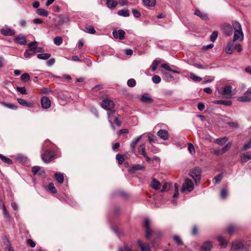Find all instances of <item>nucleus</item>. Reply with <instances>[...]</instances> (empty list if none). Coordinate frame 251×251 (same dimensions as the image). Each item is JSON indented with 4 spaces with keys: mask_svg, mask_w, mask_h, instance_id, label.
I'll return each mask as SVG.
<instances>
[{
    "mask_svg": "<svg viewBox=\"0 0 251 251\" xmlns=\"http://www.w3.org/2000/svg\"><path fill=\"white\" fill-rule=\"evenodd\" d=\"M232 24L234 29L233 41H242L244 39V33L241 24L237 21H233Z\"/></svg>",
    "mask_w": 251,
    "mask_h": 251,
    "instance_id": "f257e3e1",
    "label": "nucleus"
},
{
    "mask_svg": "<svg viewBox=\"0 0 251 251\" xmlns=\"http://www.w3.org/2000/svg\"><path fill=\"white\" fill-rule=\"evenodd\" d=\"M231 251H248L247 246L241 241H235L232 243Z\"/></svg>",
    "mask_w": 251,
    "mask_h": 251,
    "instance_id": "f03ea898",
    "label": "nucleus"
},
{
    "mask_svg": "<svg viewBox=\"0 0 251 251\" xmlns=\"http://www.w3.org/2000/svg\"><path fill=\"white\" fill-rule=\"evenodd\" d=\"M54 152L51 151L46 150L41 153V158L46 163L51 161L54 158Z\"/></svg>",
    "mask_w": 251,
    "mask_h": 251,
    "instance_id": "7ed1b4c3",
    "label": "nucleus"
},
{
    "mask_svg": "<svg viewBox=\"0 0 251 251\" xmlns=\"http://www.w3.org/2000/svg\"><path fill=\"white\" fill-rule=\"evenodd\" d=\"M190 176L194 179L196 185L201 177V170L200 168L197 167L193 169L190 173Z\"/></svg>",
    "mask_w": 251,
    "mask_h": 251,
    "instance_id": "20e7f679",
    "label": "nucleus"
},
{
    "mask_svg": "<svg viewBox=\"0 0 251 251\" xmlns=\"http://www.w3.org/2000/svg\"><path fill=\"white\" fill-rule=\"evenodd\" d=\"M218 93L222 94L226 98H231L234 95L232 93V87L230 85H226L223 88V92L222 93L221 91L219 89Z\"/></svg>",
    "mask_w": 251,
    "mask_h": 251,
    "instance_id": "39448f33",
    "label": "nucleus"
},
{
    "mask_svg": "<svg viewBox=\"0 0 251 251\" xmlns=\"http://www.w3.org/2000/svg\"><path fill=\"white\" fill-rule=\"evenodd\" d=\"M233 26L228 23H224L220 26V29L226 36H230L233 33Z\"/></svg>",
    "mask_w": 251,
    "mask_h": 251,
    "instance_id": "423d86ee",
    "label": "nucleus"
},
{
    "mask_svg": "<svg viewBox=\"0 0 251 251\" xmlns=\"http://www.w3.org/2000/svg\"><path fill=\"white\" fill-rule=\"evenodd\" d=\"M239 101L246 102L251 101V87L244 94V95L238 98Z\"/></svg>",
    "mask_w": 251,
    "mask_h": 251,
    "instance_id": "0eeeda50",
    "label": "nucleus"
},
{
    "mask_svg": "<svg viewBox=\"0 0 251 251\" xmlns=\"http://www.w3.org/2000/svg\"><path fill=\"white\" fill-rule=\"evenodd\" d=\"M102 107L107 110H110L114 106V102L108 99L103 100L101 102Z\"/></svg>",
    "mask_w": 251,
    "mask_h": 251,
    "instance_id": "6e6552de",
    "label": "nucleus"
},
{
    "mask_svg": "<svg viewBox=\"0 0 251 251\" xmlns=\"http://www.w3.org/2000/svg\"><path fill=\"white\" fill-rule=\"evenodd\" d=\"M150 221L149 219L146 218L145 220L144 227L145 229V236L147 239H149L152 234V231L150 228Z\"/></svg>",
    "mask_w": 251,
    "mask_h": 251,
    "instance_id": "1a4fd4ad",
    "label": "nucleus"
},
{
    "mask_svg": "<svg viewBox=\"0 0 251 251\" xmlns=\"http://www.w3.org/2000/svg\"><path fill=\"white\" fill-rule=\"evenodd\" d=\"M69 22V19L67 17L59 16L55 20V24L56 26H60Z\"/></svg>",
    "mask_w": 251,
    "mask_h": 251,
    "instance_id": "9d476101",
    "label": "nucleus"
},
{
    "mask_svg": "<svg viewBox=\"0 0 251 251\" xmlns=\"http://www.w3.org/2000/svg\"><path fill=\"white\" fill-rule=\"evenodd\" d=\"M41 103L42 108L48 109L50 107L51 101L47 97H43L41 100Z\"/></svg>",
    "mask_w": 251,
    "mask_h": 251,
    "instance_id": "9b49d317",
    "label": "nucleus"
},
{
    "mask_svg": "<svg viewBox=\"0 0 251 251\" xmlns=\"http://www.w3.org/2000/svg\"><path fill=\"white\" fill-rule=\"evenodd\" d=\"M15 41L20 45H25L27 43L25 37L23 34H19L16 36Z\"/></svg>",
    "mask_w": 251,
    "mask_h": 251,
    "instance_id": "f8f14e48",
    "label": "nucleus"
},
{
    "mask_svg": "<svg viewBox=\"0 0 251 251\" xmlns=\"http://www.w3.org/2000/svg\"><path fill=\"white\" fill-rule=\"evenodd\" d=\"M0 33L4 36H12L15 34V31L8 27H4L1 29Z\"/></svg>",
    "mask_w": 251,
    "mask_h": 251,
    "instance_id": "ddd939ff",
    "label": "nucleus"
},
{
    "mask_svg": "<svg viewBox=\"0 0 251 251\" xmlns=\"http://www.w3.org/2000/svg\"><path fill=\"white\" fill-rule=\"evenodd\" d=\"M32 173L33 175L43 176L45 174V172L42 170L41 167L38 166H35L32 168Z\"/></svg>",
    "mask_w": 251,
    "mask_h": 251,
    "instance_id": "4468645a",
    "label": "nucleus"
},
{
    "mask_svg": "<svg viewBox=\"0 0 251 251\" xmlns=\"http://www.w3.org/2000/svg\"><path fill=\"white\" fill-rule=\"evenodd\" d=\"M113 35L115 38H119L120 40H123L125 38V32L121 29L118 31L114 30L113 31Z\"/></svg>",
    "mask_w": 251,
    "mask_h": 251,
    "instance_id": "2eb2a0df",
    "label": "nucleus"
},
{
    "mask_svg": "<svg viewBox=\"0 0 251 251\" xmlns=\"http://www.w3.org/2000/svg\"><path fill=\"white\" fill-rule=\"evenodd\" d=\"M137 245L140 247L141 251H151V249L148 244L144 243L141 240H137Z\"/></svg>",
    "mask_w": 251,
    "mask_h": 251,
    "instance_id": "dca6fc26",
    "label": "nucleus"
},
{
    "mask_svg": "<svg viewBox=\"0 0 251 251\" xmlns=\"http://www.w3.org/2000/svg\"><path fill=\"white\" fill-rule=\"evenodd\" d=\"M213 247L212 242L206 241L201 247V251H210Z\"/></svg>",
    "mask_w": 251,
    "mask_h": 251,
    "instance_id": "f3484780",
    "label": "nucleus"
},
{
    "mask_svg": "<svg viewBox=\"0 0 251 251\" xmlns=\"http://www.w3.org/2000/svg\"><path fill=\"white\" fill-rule=\"evenodd\" d=\"M145 168V167L141 164H136L133 165L128 169L129 172L131 174L135 173L137 171L142 170Z\"/></svg>",
    "mask_w": 251,
    "mask_h": 251,
    "instance_id": "a211bd4d",
    "label": "nucleus"
},
{
    "mask_svg": "<svg viewBox=\"0 0 251 251\" xmlns=\"http://www.w3.org/2000/svg\"><path fill=\"white\" fill-rule=\"evenodd\" d=\"M157 135L164 140H166L169 138L168 132L165 129L159 130L157 132Z\"/></svg>",
    "mask_w": 251,
    "mask_h": 251,
    "instance_id": "6ab92c4d",
    "label": "nucleus"
},
{
    "mask_svg": "<svg viewBox=\"0 0 251 251\" xmlns=\"http://www.w3.org/2000/svg\"><path fill=\"white\" fill-rule=\"evenodd\" d=\"M36 49H37V48H32L31 49L26 50L24 53L25 57L28 58L30 56L34 55L36 53Z\"/></svg>",
    "mask_w": 251,
    "mask_h": 251,
    "instance_id": "aec40b11",
    "label": "nucleus"
},
{
    "mask_svg": "<svg viewBox=\"0 0 251 251\" xmlns=\"http://www.w3.org/2000/svg\"><path fill=\"white\" fill-rule=\"evenodd\" d=\"M107 6L111 10L114 9L118 5V2L115 0H106Z\"/></svg>",
    "mask_w": 251,
    "mask_h": 251,
    "instance_id": "412c9836",
    "label": "nucleus"
},
{
    "mask_svg": "<svg viewBox=\"0 0 251 251\" xmlns=\"http://www.w3.org/2000/svg\"><path fill=\"white\" fill-rule=\"evenodd\" d=\"M240 158L242 162H247L248 160L251 159V151L241 154Z\"/></svg>",
    "mask_w": 251,
    "mask_h": 251,
    "instance_id": "4be33fe9",
    "label": "nucleus"
},
{
    "mask_svg": "<svg viewBox=\"0 0 251 251\" xmlns=\"http://www.w3.org/2000/svg\"><path fill=\"white\" fill-rule=\"evenodd\" d=\"M233 40L230 41L228 42L225 49V51L228 54H232L233 51Z\"/></svg>",
    "mask_w": 251,
    "mask_h": 251,
    "instance_id": "5701e85b",
    "label": "nucleus"
},
{
    "mask_svg": "<svg viewBox=\"0 0 251 251\" xmlns=\"http://www.w3.org/2000/svg\"><path fill=\"white\" fill-rule=\"evenodd\" d=\"M140 100L141 101L145 103H150L153 102V100L147 94H145L140 97Z\"/></svg>",
    "mask_w": 251,
    "mask_h": 251,
    "instance_id": "b1692460",
    "label": "nucleus"
},
{
    "mask_svg": "<svg viewBox=\"0 0 251 251\" xmlns=\"http://www.w3.org/2000/svg\"><path fill=\"white\" fill-rule=\"evenodd\" d=\"M213 103L216 104H221L226 106H229L232 104V101L231 100H215L213 101Z\"/></svg>",
    "mask_w": 251,
    "mask_h": 251,
    "instance_id": "393cba45",
    "label": "nucleus"
},
{
    "mask_svg": "<svg viewBox=\"0 0 251 251\" xmlns=\"http://www.w3.org/2000/svg\"><path fill=\"white\" fill-rule=\"evenodd\" d=\"M181 188H194V184L192 180L186 178Z\"/></svg>",
    "mask_w": 251,
    "mask_h": 251,
    "instance_id": "a878e982",
    "label": "nucleus"
},
{
    "mask_svg": "<svg viewBox=\"0 0 251 251\" xmlns=\"http://www.w3.org/2000/svg\"><path fill=\"white\" fill-rule=\"evenodd\" d=\"M142 136L140 135L138 137L135 138L130 143V147L131 149V151L132 152H134L135 150V147L138 142L141 139Z\"/></svg>",
    "mask_w": 251,
    "mask_h": 251,
    "instance_id": "bb28decb",
    "label": "nucleus"
},
{
    "mask_svg": "<svg viewBox=\"0 0 251 251\" xmlns=\"http://www.w3.org/2000/svg\"><path fill=\"white\" fill-rule=\"evenodd\" d=\"M217 240L219 242L220 245L223 247L226 248L227 245V241L225 238L222 236H218Z\"/></svg>",
    "mask_w": 251,
    "mask_h": 251,
    "instance_id": "cd10ccee",
    "label": "nucleus"
},
{
    "mask_svg": "<svg viewBox=\"0 0 251 251\" xmlns=\"http://www.w3.org/2000/svg\"><path fill=\"white\" fill-rule=\"evenodd\" d=\"M194 14L202 20H206L208 19V16L206 14L202 13L199 9H196Z\"/></svg>",
    "mask_w": 251,
    "mask_h": 251,
    "instance_id": "c85d7f7f",
    "label": "nucleus"
},
{
    "mask_svg": "<svg viewBox=\"0 0 251 251\" xmlns=\"http://www.w3.org/2000/svg\"><path fill=\"white\" fill-rule=\"evenodd\" d=\"M18 102L19 103L23 106H25L28 107H31L32 106L33 104L31 102H28L26 100L23 99H18Z\"/></svg>",
    "mask_w": 251,
    "mask_h": 251,
    "instance_id": "c756f323",
    "label": "nucleus"
},
{
    "mask_svg": "<svg viewBox=\"0 0 251 251\" xmlns=\"http://www.w3.org/2000/svg\"><path fill=\"white\" fill-rule=\"evenodd\" d=\"M161 66V67L162 68H164L166 70L168 71L169 72H172V73H174L178 74H179L180 73V72L178 70H178H173V69H171L170 68V66L167 64H166V63L162 64Z\"/></svg>",
    "mask_w": 251,
    "mask_h": 251,
    "instance_id": "7c9ffc66",
    "label": "nucleus"
},
{
    "mask_svg": "<svg viewBox=\"0 0 251 251\" xmlns=\"http://www.w3.org/2000/svg\"><path fill=\"white\" fill-rule=\"evenodd\" d=\"M119 251H138L137 250L134 249L131 246L125 245L123 247H121L119 249Z\"/></svg>",
    "mask_w": 251,
    "mask_h": 251,
    "instance_id": "2f4dec72",
    "label": "nucleus"
},
{
    "mask_svg": "<svg viewBox=\"0 0 251 251\" xmlns=\"http://www.w3.org/2000/svg\"><path fill=\"white\" fill-rule=\"evenodd\" d=\"M36 13L41 16L47 17L49 15L48 11L43 8H38L36 10Z\"/></svg>",
    "mask_w": 251,
    "mask_h": 251,
    "instance_id": "473e14b6",
    "label": "nucleus"
},
{
    "mask_svg": "<svg viewBox=\"0 0 251 251\" xmlns=\"http://www.w3.org/2000/svg\"><path fill=\"white\" fill-rule=\"evenodd\" d=\"M117 14L119 16H121L125 17H129L130 15L129 10L127 9H123L118 11Z\"/></svg>",
    "mask_w": 251,
    "mask_h": 251,
    "instance_id": "72a5a7b5",
    "label": "nucleus"
},
{
    "mask_svg": "<svg viewBox=\"0 0 251 251\" xmlns=\"http://www.w3.org/2000/svg\"><path fill=\"white\" fill-rule=\"evenodd\" d=\"M56 180L59 183H62L64 181V176L60 173H56L54 174Z\"/></svg>",
    "mask_w": 251,
    "mask_h": 251,
    "instance_id": "f704fd0d",
    "label": "nucleus"
},
{
    "mask_svg": "<svg viewBox=\"0 0 251 251\" xmlns=\"http://www.w3.org/2000/svg\"><path fill=\"white\" fill-rule=\"evenodd\" d=\"M161 185L160 182L155 178L152 179V182L150 184V186L152 188H158Z\"/></svg>",
    "mask_w": 251,
    "mask_h": 251,
    "instance_id": "c9c22d12",
    "label": "nucleus"
},
{
    "mask_svg": "<svg viewBox=\"0 0 251 251\" xmlns=\"http://www.w3.org/2000/svg\"><path fill=\"white\" fill-rule=\"evenodd\" d=\"M138 151L140 154L145 156V154L147 153L146 152V146L144 144H142L140 145L138 148Z\"/></svg>",
    "mask_w": 251,
    "mask_h": 251,
    "instance_id": "e433bc0d",
    "label": "nucleus"
},
{
    "mask_svg": "<svg viewBox=\"0 0 251 251\" xmlns=\"http://www.w3.org/2000/svg\"><path fill=\"white\" fill-rule=\"evenodd\" d=\"M227 138L226 137H225L223 138L216 139L214 141V142L218 145H222L226 144V143L227 142Z\"/></svg>",
    "mask_w": 251,
    "mask_h": 251,
    "instance_id": "4c0bfd02",
    "label": "nucleus"
},
{
    "mask_svg": "<svg viewBox=\"0 0 251 251\" xmlns=\"http://www.w3.org/2000/svg\"><path fill=\"white\" fill-rule=\"evenodd\" d=\"M144 4L147 6H154L155 4V0H143Z\"/></svg>",
    "mask_w": 251,
    "mask_h": 251,
    "instance_id": "58836bf2",
    "label": "nucleus"
},
{
    "mask_svg": "<svg viewBox=\"0 0 251 251\" xmlns=\"http://www.w3.org/2000/svg\"><path fill=\"white\" fill-rule=\"evenodd\" d=\"M51 55L50 53H41L38 54L37 55L38 58L40 59H43V60H47L49 59Z\"/></svg>",
    "mask_w": 251,
    "mask_h": 251,
    "instance_id": "ea45409f",
    "label": "nucleus"
},
{
    "mask_svg": "<svg viewBox=\"0 0 251 251\" xmlns=\"http://www.w3.org/2000/svg\"><path fill=\"white\" fill-rule=\"evenodd\" d=\"M160 63V61L157 59H155L152 63L151 66V69L152 72L156 70L157 66Z\"/></svg>",
    "mask_w": 251,
    "mask_h": 251,
    "instance_id": "a19ab883",
    "label": "nucleus"
},
{
    "mask_svg": "<svg viewBox=\"0 0 251 251\" xmlns=\"http://www.w3.org/2000/svg\"><path fill=\"white\" fill-rule=\"evenodd\" d=\"M0 159L4 163H7L8 164H11L12 163V161L10 158L3 156V155L0 154Z\"/></svg>",
    "mask_w": 251,
    "mask_h": 251,
    "instance_id": "79ce46f5",
    "label": "nucleus"
},
{
    "mask_svg": "<svg viewBox=\"0 0 251 251\" xmlns=\"http://www.w3.org/2000/svg\"><path fill=\"white\" fill-rule=\"evenodd\" d=\"M62 38L60 36L56 37L53 39V43L57 46L60 45L62 43Z\"/></svg>",
    "mask_w": 251,
    "mask_h": 251,
    "instance_id": "37998d69",
    "label": "nucleus"
},
{
    "mask_svg": "<svg viewBox=\"0 0 251 251\" xmlns=\"http://www.w3.org/2000/svg\"><path fill=\"white\" fill-rule=\"evenodd\" d=\"M173 238L177 245H182L183 244L182 241L179 236L175 235L173 236Z\"/></svg>",
    "mask_w": 251,
    "mask_h": 251,
    "instance_id": "c03bdc74",
    "label": "nucleus"
},
{
    "mask_svg": "<svg viewBox=\"0 0 251 251\" xmlns=\"http://www.w3.org/2000/svg\"><path fill=\"white\" fill-rule=\"evenodd\" d=\"M1 104L3 105L4 106L7 107V108L12 109H15L17 108V106L15 105L10 103H7L4 102H1Z\"/></svg>",
    "mask_w": 251,
    "mask_h": 251,
    "instance_id": "a18cd8bd",
    "label": "nucleus"
},
{
    "mask_svg": "<svg viewBox=\"0 0 251 251\" xmlns=\"http://www.w3.org/2000/svg\"><path fill=\"white\" fill-rule=\"evenodd\" d=\"M84 31L86 32L90 33V34H94L96 33V30H95V28H94V27L92 26H90L86 27Z\"/></svg>",
    "mask_w": 251,
    "mask_h": 251,
    "instance_id": "49530a36",
    "label": "nucleus"
},
{
    "mask_svg": "<svg viewBox=\"0 0 251 251\" xmlns=\"http://www.w3.org/2000/svg\"><path fill=\"white\" fill-rule=\"evenodd\" d=\"M218 35V32L217 31H213L210 35V38L211 41L214 42L217 39Z\"/></svg>",
    "mask_w": 251,
    "mask_h": 251,
    "instance_id": "de8ad7c7",
    "label": "nucleus"
},
{
    "mask_svg": "<svg viewBox=\"0 0 251 251\" xmlns=\"http://www.w3.org/2000/svg\"><path fill=\"white\" fill-rule=\"evenodd\" d=\"M222 178H223L222 175L219 174V175L216 176H215V177L213 179V182L215 184H216V183L219 182L221 180Z\"/></svg>",
    "mask_w": 251,
    "mask_h": 251,
    "instance_id": "09e8293b",
    "label": "nucleus"
},
{
    "mask_svg": "<svg viewBox=\"0 0 251 251\" xmlns=\"http://www.w3.org/2000/svg\"><path fill=\"white\" fill-rule=\"evenodd\" d=\"M161 78L158 75H154L152 77V81L155 84H158L161 81Z\"/></svg>",
    "mask_w": 251,
    "mask_h": 251,
    "instance_id": "8fccbe9b",
    "label": "nucleus"
},
{
    "mask_svg": "<svg viewBox=\"0 0 251 251\" xmlns=\"http://www.w3.org/2000/svg\"><path fill=\"white\" fill-rule=\"evenodd\" d=\"M21 79L23 81H27L30 79L29 75L28 74H24L21 75Z\"/></svg>",
    "mask_w": 251,
    "mask_h": 251,
    "instance_id": "3c124183",
    "label": "nucleus"
},
{
    "mask_svg": "<svg viewBox=\"0 0 251 251\" xmlns=\"http://www.w3.org/2000/svg\"><path fill=\"white\" fill-rule=\"evenodd\" d=\"M116 158L118 161L119 164H122L124 160V158L123 155L118 154L116 155Z\"/></svg>",
    "mask_w": 251,
    "mask_h": 251,
    "instance_id": "603ef678",
    "label": "nucleus"
},
{
    "mask_svg": "<svg viewBox=\"0 0 251 251\" xmlns=\"http://www.w3.org/2000/svg\"><path fill=\"white\" fill-rule=\"evenodd\" d=\"M188 150L191 154H194L195 153L194 147L191 143H188Z\"/></svg>",
    "mask_w": 251,
    "mask_h": 251,
    "instance_id": "864d4df0",
    "label": "nucleus"
},
{
    "mask_svg": "<svg viewBox=\"0 0 251 251\" xmlns=\"http://www.w3.org/2000/svg\"><path fill=\"white\" fill-rule=\"evenodd\" d=\"M235 229L236 228L234 226H230L227 228L226 232L229 234H232L235 231Z\"/></svg>",
    "mask_w": 251,
    "mask_h": 251,
    "instance_id": "5fc2aeb1",
    "label": "nucleus"
},
{
    "mask_svg": "<svg viewBox=\"0 0 251 251\" xmlns=\"http://www.w3.org/2000/svg\"><path fill=\"white\" fill-rule=\"evenodd\" d=\"M127 84L129 87H134L136 85V81L135 79L131 78L128 80L127 82Z\"/></svg>",
    "mask_w": 251,
    "mask_h": 251,
    "instance_id": "6e6d98bb",
    "label": "nucleus"
},
{
    "mask_svg": "<svg viewBox=\"0 0 251 251\" xmlns=\"http://www.w3.org/2000/svg\"><path fill=\"white\" fill-rule=\"evenodd\" d=\"M190 77H191L192 79H193L194 81H200L201 80V77H199L198 76L196 75L193 73H191L190 74Z\"/></svg>",
    "mask_w": 251,
    "mask_h": 251,
    "instance_id": "4d7b16f0",
    "label": "nucleus"
},
{
    "mask_svg": "<svg viewBox=\"0 0 251 251\" xmlns=\"http://www.w3.org/2000/svg\"><path fill=\"white\" fill-rule=\"evenodd\" d=\"M230 146H231L230 143L229 142V143H227L226 144V145L221 149V151L223 152V154L229 150Z\"/></svg>",
    "mask_w": 251,
    "mask_h": 251,
    "instance_id": "13d9d810",
    "label": "nucleus"
},
{
    "mask_svg": "<svg viewBox=\"0 0 251 251\" xmlns=\"http://www.w3.org/2000/svg\"><path fill=\"white\" fill-rule=\"evenodd\" d=\"M132 12L134 17L135 18H138L141 16L140 12L135 9H132Z\"/></svg>",
    "mask_w": 251,
    "mask_h": 251,
    "instance_id": "bf43d9fd",
    "label": "nucleus"
},
{
    "mask_svg": "<svg viewBox=\"0 0 251 251\" xmlns=\"http://www.w3.org/2000/svg\"><path fill=\"white\" fill-rule=\"evenodd\" d=\"M17 90L22 94H26V90L25 87H17Z\"/></svg>",
    "mask_w": 251,
    "mask_h": 251,
    "instance_id": "052dcab7",
    "label": "nucleus"
},
{
    "mask_svg": "<svg viewBox=\"0 0 251 251\" xmlns=\"http://www.w3.org/2000/svg\"><path fill=\"white\" fill-rule=\"evenodd\" d=\"M251 148V139L249 140V141L246 143L245 144L243 147V150H247L250 148Z\"/></svg>",
    "mask_w": 251,
    "mask_h": 251,
    "instance_id": "680f3d73",
    "label": "nucleus"
},
{
    "mask_svg": "<svg viewBox=\"0 0 251 251\" xmlns=\"http://www.w3.org/2000/svg\"><path fill=\"white\" fill-rule=\"evenodd\" d=\"M51 92V90L49 88L43 87L41 89V92L42 94H48Z\"/></svg>",
    "mask_w": 251,
    "mask_h": 251,
    "instance_id": "e2e57ef3",
    "label": "nucleus"
},
{
    "mask_svg": "<svg viewBox=\"0 0 251 251\" xmlns=\"http://www.w3.org/2000/svg\"><path fill=\"white\" fill-rule=\"evenodd\" d=\"M38 45V42L36 41L31 42L28 44L27 46L29 48V49H31L32 48H37L36 46Z\"/></svg>",
    "mask_w": 251,
    "mask_h": 251,
    "instance_id": "0e129e2a",
    "label": "nucleus"
},
{
    "mask_svg": "<svg viewBox=\"0 0 251 251\" xmlns=\"http://www.w3.org/2000/svg\"><path fill=\"white\" fill-rule=\"evenodd\" d=\"M227 195V192L226 189H222L221 193V197L222 199H225Z\"/></svg>",
    "mask_w": 251,
    "mask_h": 251,
    "instance_id": "69168bd1",
    "label": "nucleus"
},
{
    "mask_svg": "<svg viewBox=\"0 0 251 251\" xmlns=\"http://www.w3.org/2000/svg\"><path fill=\"white\" fill-rule=\"evenodd\" d=\"M148 140L150 143H151L152 142H153L154 141L155 138H156L153 135H152L151 134H149L148 135Z\"/></svg>",
    "mask_w": 251,
    "mask_h": 251,
    "instance_id": "338daca9",
    "label": "nucleus"
},
{
    "mask_svg": "<svg viewBox=\"0 0 251 251\" xmlns=\"http://www.w3.org/2000/svg\"><path fill=\"white\" fill-rule=\"evenodd\" d=\"M27 243L32 248L34 247L36 245L35 243L31 239H28L27 240Z\"/></svg>",
    "mask_w": 251,
    "mask_h": 251,
    "instance_id": "774afa93",
    "label": "nucleus"
}]
</instances>
